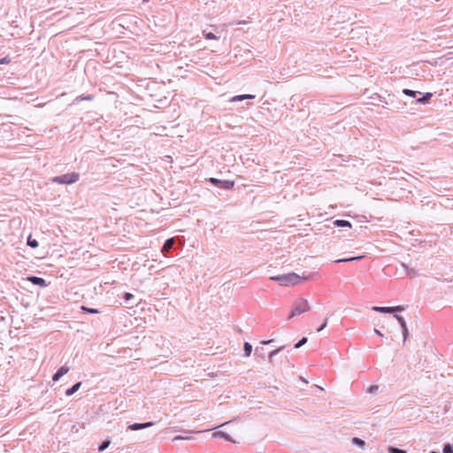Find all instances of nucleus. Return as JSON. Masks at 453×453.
I'll use <instances>...</instances> for the list:
<instances>
[{
  "label": "nucleus",
  "mask_w": 453,
  "mask_h": 453,
  "mask_svg": "<svg viewBox=\"0 0 453 453\" xmlns=\"http://www.w3.org/2000/svg\"><path fill=\"white\" fill-rule=\"evenodd\" d=\"M273 280L278 281L281 286H295L311 279L310 276H300L295 273L282 275L272 276Z\"/></svg>",
  "instance_id": "obj_1"
},
{
  "label": "nucleus",
  "mask_w": 453,
  "mask_h": 453,
  "mask_svg": "<svg viewBox=\"0 0 453 453\" xmlns=\"http://www.w3.org/2000/svg\"><path fill=\"white\" fill-rule=\"evenodd\" d=\"M310 310V304L307 300L305 299H300L297 302H296L293 310L288 317V319H292L296 315H300L303 312H306Z\"/></svg>",
  "instance_id": "obj_2"
},
{
  "label": "nucleus",
  "mask_w": 453,
  "mask_h": 453,
  "mask_svg": "<svg viewBox=\"0 0 453 453\" xmlns=\"http://www.w3.org/2000/svg\"><path fill=\"white\" fill-rule=\"evenodd\" d=\"M79 173H70L53 178V181L59 184H72L79 180Z\"/></svg>",
  "instance_id": "obj_3"
},
{
  "label": "nucleus",
  "mask_w": 453,
  "mask_h": 453,
  "mask_svg": "<svg viewBox=\"0 0 453 453\" xmlns=\"http://www.w3.org/2000/svg\"><path fill=\"white\" fill-rule=\"evenodd\" d=\"M209 181L213 184L214 186H217L223 189H232L234 187V180H221L216 178H210Z\"/></svg>",
  "instance_id": "obj_4"
},
{
  "label": "nucleus",
  "mask_w": 453,
  "mask_h": 453,
  "mask_svg": "<svg viewBox=\"0 0 453 453\" xmlns=\"http://www.w3.org/2000/svg\"><path fill=\"white\" fill-rule=\"evenodd\" d=\"M373 311H380V312H386L390 313L394 311H403V307L402 306H395V307H378L375 306L372 308Z\"/></svg>",
  "instance_id": "obj_5"
},
{
  "label": "nucleus",
  "mask_w": 453,
  "mask_h": 453,
  "mask_svg": "<svg viewBox=\"0 0 453 453\" xmlns=\"http://www.w3.org/2000/svg\"><path fill=\"white\" fill-rule=\"evenodd\" d=\"M27 280H29L30 282H32L35 285H38L42 288L47 286L45 280L42 278H40V277L30 276L27 278Z\"/></svg>",
  "instance_id": "obj_6"
},
{
  "label": "nucleus",
  "mask_w": 453,
  "mask_h": 453,
  "mask_svg": "<svg viewBox=\"0 0 453 453\" xmlns=\"http://www.w3.org/2000/svg\"><path fill=\"white\" fill-rule=\"evenodd\" d=\"M69 372V368L67 366H62L52 377L54 381H58L62 376L66 374Z\"/></svg>",
  "instance_id": "obj_7"
},
{
  "label": "nucleus",
  "mask_w": 453,
  "mask_h": 453,
  "mask_svg": "<svg viewBox=\"0 0 453 453\" xmlns=\"http://www.w3.org/2000/svg\"><path fill=\"white\" fill-rule=\"evenodd\" d=\"M153 424L151 422H147V423H135V424H133V425H130L128 426V428L130 430H139V429H142V428H146V427H150Z\"/></svg>",
  "instance_id": "obj_8"
},
{
  "label": "nucleus",
  "mask_w": 453,
  "mask_h": 453,
  "mask_svg": "<svg viewBox=\"0 0 453 453\" xmlns=\"http://www.w3.org/2000/svg\"><path fill=\"white\" fill-rule=\"evenodd\" d=\"M255 98V96L253 95H240V96H235L234 97L231 98V102H237V101H242V100H245V99H253Z\"/></svg>",
  "instance_id": "obj_9"
},
{
  "label": "nucleus",
  "mask_w": 453,
  "mask_h": 453,
  "mask_svg": "<svg viewBox=\"0 0 453 453\" xmlns=\"http://www.w3.org/2000/svg\"><path fill=\"white\" fill-rule=\"evenodd\" d=\"M174 243V239L173 238H171V239H168L163 248H162V253L163 254H165L170 249H172L173 245Z\"/></svg>",
  "instance_id": "obj_10"
},
{
  "label": "nucleus",
  "mask_w": 453,
  "mask_h": 453,
  "mask_svg": "<svg viewBox=\"0 0 453 453\" xmlns=\"http://www.w3.org/2000/svg\"><path fill=\"white\" fill-rule=\"evenodd\" d=\"M212 437H214V438L221 437V438L226 439V441H234L230 438V436L227 434H226L225 432H223V431H218V432L213 433L212 434Z\"/></svg>",
  "instance_id": "obj_11"
},
{
  "label": "nucleus",
  "mask_w": 453,
  "mask_h": 453,
  "mask_svg": "<svg viewBox=\"0 0 453 453\" xmlns=\"http://www.w3.org/2000/svg\"><path fill=\"white\" fill-rule=\"evenodd\" d=\"M81 385V382H78V383L74 384L71 388L66 390L65 395H72L73 394H74L80 388Z\"/></svg>",
  "instance_id": "obj_12"
},
{
  "label": "nucleus",
  "mask_w": 453,
  "mask_h": 453,
  "mask_svg": "<svg viewBox=\"0 0 453 453\" xmlns=\"http://www.w3.org/2000/svg\"><path fill=\"white\" fill-rule=\"evenodd\" d=\"M334 224L337 226H349V227H351V224L350 222L347 221V220H342V219H338V220H335L334 222Z\"/></svg>",
  "instance_id": "obj_13"
},
{
  "label": "nucleus",
  "mask_w": 453,
  "mask_h": 453,
  "mask_svg": "<svg viewBox=\"0 0 453 453\" xmlns=\"http://www.w3.org/2000/svg\"><path fill=\"white\" fill-rule=\"evenodd\" d=\"M252 351V345L249 342L244 343V352L246 357H250Z\"/></svg>",
  "instance_id": "obj_14"
},
{
  "label": "nucleus",
  "mask_w": 453,
  "mask_h": 453,
  "mask_svg": "<svg viewBox=\"0 0 453 453\" xmlns=\"http://www.w3.org/2000/svg\"><path fill=\"white\" fill-rule=\"evenodd\" d=\"M395 317L398 320V322L401 324L403 329H404V331H406L407 330V326H406V323H405L404 319L402 316H400V315H395Z\"/></svg>",
  "instance_id": "obj_15"
},
{
  "label": "nucleus",
  "mask_w": 453,
  "mask_h": 453,
  "mask_svg": "<svg viewBox=\"0 0 453 453\" xmlns=\"http://www.w3.org/2000/svg\"><path fill=\"white\" fill-rule=\"evenodd\" d=\"M27 245L32 248H37L38 247V242L35 239H32L31 236L27 238Z\"/></svg>",
  "instance_id": "obj_16"
},
{
  "label": "nucleus",
  "mask_w": 453,
  "mask_h": 453,
  "mask_svg": "<svg viewBox=\"0 0 453 453\" xmlns=\"http://www.w3.org/2000/svg\"><path fill=\"white\" fill-rule=\"evenodd\" d=\"M362 257H363V256L349 257V258H342V259H337V260H335V262L336 263L349 262V261H352V260L361 259Z\"/></svg>",
  "instance_id": "obj_17"
},
{
  "label": "nucleus",
  "mask_w": 453,
  "mask_h": 453,
  "mask_svg": "<svg viewBox=\"0 0 453 453\" xmlns=\"http://www.w3.org/2000/svg\"><path fill=\"white\" fill-rule=\"evenodd\" d=\"M81 310L87 313H92V314H96V313L99 312L96 309L88 308L86 306H82Z\"/></svg>",
  "instance_id": "obj_18"
},
{
  "label": "nucleus",
  "mask_w": 453,
  "mask_h": 453,
  "mask_svg": "<svg viewBox=\"0 0 453 453\" xmlns=\"http://www.w3.org/2000/svg\"><path fill=\"white\" fill-rule=\"evenodd\" d=\"M432 96L431 93H426V96H424L422 98L418 99V103H426Z\"/></svg>",
  "instance_id": "obj_19"
},
{
  "label": "nucleus",
  "mask_w": 453,
  "mask_h": 453,
  "mask_svg": "<svg viewBox=\"0 0 453 453\" xmlns=\"http://www.w3.org/2000/svg\"><path fill=\"white\" fill-rule=\"evenodd\" d=\"M352 442L359 447H363L365 445V441L357 437L353 438Z\"/></svg>",
  "instance_id": "obj_20"
},
{
  "label": "nucleus",
  "mask_w": 453,
  "mask_h": 453,
  "mask_svg": "<svg viewBox=\"0 0 453 453\" xmlns=\"http://www.w3.org/2000/svg\"><path fill=\"white\" fill-rule=\"evenodd\" d=\"M306 342H307V338L303 337L296 344L295 348L298 349L301 346H303V344H305Z\"/></svg>",
  "instance_id": "obj_21"
},
{
  "label": "nucleus",
  "mask_w": 453,
  "mask_h": 453,
  "mask_svg": "<svg viewBox=\"0 0 453 453\" xmlns=\"http://www.w3.org/2000/svg\"><path fill=\"white\" fill-rule=\"evenodd\" d=\"M379 389V386L377 385H372L368 389H367V392L370 393V394H374L375 392H377Z\"/></svg>",
  "instance_id": "obj_22"
},
{
  "label": "nucleus",
  "mask_w": 453,
  "mask_h": 453,
  "mask_svg": "<svg viewBox=\"0 0 453 453\" xmlns=\"http://www.w3.org/2000/svg\"><path fill=\"white\" fill-rule=\"evenodd\" d=\"M403 94L414 97L416 96V91L411 90V89H403Z\"/></svg>",
  "instance_id": "obj_23"
},
{
  "label": "nucleus",
  "mask_w": 453,
  "mask_h": 453,
  "mask_svg": "<svg viewBox=\"0 0 453 453\" xmlns=\"http://www.w3.org/2000/svg\"><path fill=\"white\" fill-rule=\"evenodd\" d=\"M109 445H110L109 441H104L103 444L99 447V451L104 450Z\"/></svg>",
  "instance_id": "obj_24"
},
{
  "label": "nucleus",
  "mask_w": 453,
  "mask_h": 453,
  "mask_svg": "<svg viewBox=\"0 0 453 453\" xmlns=\"http://www.w3.org/2000/svg\"><path fill=\"white\" fill-rule=\"evenodd\" d=\"M389 452L390 453H406V451H404L403 449H396V448H390Z\"/></svg>",
  "instance_id": "obj_25"
},
{
  "label": "nucleus",
  "mask_w": 453,
  "mask_h": 453,
  "mask_svg": "<svg viewBox=\"0 0 453 453\" xmlns=\"http://www.w3.org/2000/svg\"><path fill=\"white\" fill-rule=\"evenodd\" d=\"M205 38L208 39V40H215V39H217L216 35L213 33H211V32L207 33L205 35Z\"/></svg>",
  "instance_id": "obj_26"
},
{
  "label": "nucleus",
  "mask_w": 453,
  "mask_h": 453,
  "mask_svg": "<svg viewBox=\"0 0 453 453\" xmlns=\"http://www.w3.org/2000/svg\"><path fill=\"white\" fill-rule=\"evenodd\" d=\"M10 63H11V59L8 57L0 58V65H3V64H6L7 65V64H10Z\"/></svg>",
  "instance_id": "obj_27"
},
{
  "label": "nucleus",
  "mask_w": 453,
  "mask_h": 453,
  "mask_svg": "<svg viewBox=\"0 0 453 453\" xmlns=\"http://www.w3.org/2000/svg\"><path fill=\"white\" fill-rule=\"evenodd\" d=\"M443 453H453L452 447L450 445H446L443 449Z\"/></svg>",
  "instance_id": "obj_28"
},
{
  "label": "nucleus",
  "mask_w": 453,
  "mask_h": 453,
  "mask_svg": "<svg viewBox=\"0 0 453 453\" xmlns=\"http://www.w3.org/2000/svg\"><path fill=\"white\" fill-rule=\"evenodd\" d=\"M132 297H133V295H132V294H130V293H126V294L124 295V298H125V300H127H127H130Z\"/></svg>",
  "instance_id": "obj_29"
},
{
  "label": "nucleus",
  "mask_w": 453,
  "mask_h": 453,
  "mask_svg": "<svg viewBox=\"0 0 453 453\" xmlns=\"http://www.w3.org/2000/svg\"><path fill=\"white\" fill-rule=\"evenodd\" d=\"M327 321L326 320L322 326H320L319 328H318V332L322 331L326 326Z\"/></svg>",
  "instance_id": "obj_30"
},
{
  "label": "nucleus",
  "mask_w": 453,
  "mask_h": 453,
  "mask_svg": "<svg viewBox=\"0 0 453 453\" xmlns=\"http://www.w3.org/2000/svg\"><path fill=\"white\" fill-rule=\"evenodd\" d=\"M374 332H375L378 335H380V336H382V335H383V334H382L379 330H377V329H374Z\"/></svg>",
  "instance_id": "obj_31"
},
{
  "label": "nucleus",
  "mask_w": 453,
  "mask_h": 453,
  "mask_svg": "<svg viewBox=\"0 0 453 453\" xmlns=\"http://www.w3.org/2000/svg\"><path fill=\"white\" fill-rule=\"evenodd\" d=\"M84 99H86V100H92L93 96H86Z\"/></svg>",
  "instance_id": "obj_32"
},
{
  "label": "nucleus",
  "mask_w": 453,
  "mask_h": 453,
  "mask_svg": "<svg viewBox=\"0 0 453 453\" xmlns=\"http://www.w3.org/2000/svg\"><path fill=\"white\" fill-rule=\"evenodd\" d=\"M276 352H277V350L272 351V352L270 353V358H272V357H273V356Z\"/></svg>",
  "instance_id": "obj_33"
},
{
  "label": "nucleus",
  "mask_w": 453,
  "mask_h": 453,
  "mask_svg": "<svg viewBox=\"0 0 453 453\" xmlns=\"http://www.w3.org/2000/svg\"><path fill=\"white\" fill-rule=\"evenodd\" d=\"M403 337H404V340H405L406 337H407V330L406 331L403 330Z\"/></svg>",
  "instance_id": "obj_34"
},
{
  "label": "nucleus",
  "mask_w": 453,
  "mask_h": 453,
  "mask_svg": "<svg viewBox=\"0 0 453 453\" xmlns=\"http://www.w3.org/2000/svg\"><path fill=\"white\" fill-rule=\"evenodd\" d=\"M269 342H271V341H264V342H262L263 344H267Z\"/></svg>",
  "instance_id": "obj_35"
}]
</instances>
